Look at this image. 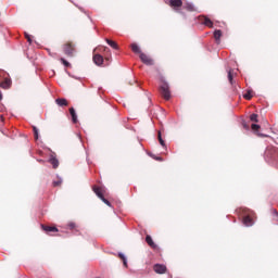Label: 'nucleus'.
<instances>
[{
	"mask_svg": "<svg viewBox=\"0 0 278 278\" xmlns=\"http://www.w3.org/2000/svg\"><path fill=\"white\" fill-rule=\"evenodd\" d=\"M62 49L66 58H75V53H77V48L73 41L65 42Z\"/></svg>",
	"mask_w": 278,
	"mask_h": 278,
	"instance_id": "1",
	"label": "nucleus"
},
{
	"mask_svg": "<svg viewBox=\"0 0 278 278\" xmlns=\"http://www.w3.org/2000/svg\"><path fill=\"white\" fill-rule=\"evenodd\" d=\"M67 227L68 229H76L77 225L75 223H70Z\"/></svg>",
	"mask_w": 278,
	"mask_h": 278,
	"instance_id": "30",
	"label": "nucleus"
},
{
	"mask_svg": "<svg viewBox=\"0 0 278 278\" xmlns=\"http://www.w3.org/2000/svg\"><path fill=\"white\" fill-rule=\"evenodd\" d=\"M110 51V48L102 47V48H96L93 50V62L96 66H103V62H105V59H103V55L99 54V51Z\"/></svg>",
	"mask_w": 278,
	"mask_h": 278,
	"instance_id": "2",
	"label": "nucleus"
},
{
	"mask_svg": "<svg viewBox=\"0 0 278 278\" xmlns=\"http://www.w3.org/2000/svg\"><path fill=\"white\" fill-rule=\"evenodd\" d=\"M104 60L108 62V63L105 64V66H109V65H110L111 56H105Z\"/></svg>",
	"mask_w": 278,
	"mask_h": 278,
	"instance_id": "32",
	"label": "nucleus"
},
{
	"mask_svg": "<svg viewBox=\"0 0 278 278\" xmlns=\"http://www.w3.org/2000/svg\"><path fill=\"white\" fill-rule=\"evenodd\" d=\"M70 114H71V116H72L73 123H74V124L77 123V113L75 112V109H74V108H71V109H70Z\"/></svg>",
	"mask_w": 278,
	"mask_h": 278,
	"instance_id": "17",
	"label": "nucleus"
},
{
	"mask_svg": "<svg viewBox=\"0 0 278 278\" xmlns=\"http://www.w3.org/2000/svg\"><path fill=\"white\" fill-rule=\"evenodd\" d=\"M3 100V93H1V91H0V101H2Z\"/></svg>",
	"mask_w": 278,
	"mask_h": 278,
	"instance_id": "34",
	"label": "nucleus"
},
{
	"mask_svg": "<svg viewBox=\"0 0 278 278\" xmlns=\"http://www.w3.org/2000/svg\"><path fill=\"white\" fill-rule=\"evenodd\" d=\"M92 190H93L94 194H97V197L99 199H103L104 198L103 197V192H105V190H103V188L98 187V186H93Z\"/></svg>",
	"mask_w": 278,
	"mask_h": 278,
	"instance_id": "10",
	"label": "nucleus"
},
{
	"mask_svg": "<svg viewBox=\"0 0 278 278\" xmlns=\"http://www.w3.org/2000/svg\"><path fill=\"white\" fill-rule=\"evenodd\" d=\"M185 10H187L188 12H194V5H192L191 3H187L185 4Z\"/></svg>",
	"mask_w": 278,
	"mask_h": 278,
	"instance_id": "20",
	"label": "nucleus"
},
{
	"mask_svg": "<svg viewBox=\"0 0 278 278\" xmlns=\"http://www.w3.org/2000/svg\"><path fill=\"white\" fill-rule=\"evenodd\" d=\"M49 54H50V55H53L50 51H49Z\"/></svg>",
	"mask_w": 278,
	"mask_h": 278,
	"instance_id": "37",
	"label": "nucleus"
},
{
	"mask_svg": "<svg viewBox=\"0 0 278 278\" xmlns=\"http://www.w3.org/2000/svg\"><path fill=\"white\" fill-rule=\"evenodd\" d=\"M0 88H2L3 90H10V88H12V79L4 78V81L0 83Z\"/></svg>",
	"mask_w": 278,
	"mask_h": 278,
	"instance_id": "8",
	"label": "nucleus"
},
{
	"mask_svg": "<svg viewBox=\"0 0 278 278\" xmlns=\"http://www.w3.org/2000/svg\"><path fill=\"white\" fill-rule=\"evenodd\" d=\"M56 105H59L60 108H67L68 105V100H66L65 98H58L55 100Z\"/></svg>",
	"mask_w": 278,
	"mask_h": 278,
	"instance_id": "11",
	"label": "nucleus"
},
{
	"mask_svg": "<svg viewBox=\"0 0 278 278\" xmlns=\"http://www.w3.org/2000/svg\"><path fill=\"white\" fill-rule=\"evenodd\" d=\"M118 257H119V260L123 261L124 266H127V258L125 257V254L119 253V254H118Z\"/></svg>",
	"mask_w": 278,
	"mask_h": 278,
	"instance_id": "25",
	"label": "nucleus"
},
{
	"mask_svg": "<svg viewBox=\"0 0 278 278\" xmlns=\"http://www.w3.org/2000/svg\"><path fill=\"white\" fill-rule=\"evenodd\" d=\"M130 49H131L132 53H139V55H140V53H142V51L140 50V47H138V43H131Z\"/></svg>",
	"mask_w": 278,
	"mask_h": 278,
	"instance_id": "15",
	"label": "nucleus"
},
{
	"mask_svg": "<svg viewBox=\"0 0 278 278\" xmlns=\"http://www.w3.org/2000/svg\"><path fill=\"white\" fill-rule=\"evenodd\" d=\"M41 229L47 233H58L60 231L55 226L41 225Z\"/></svg>",
	"mask_w": 278,
	"mask_h": 278,
	"instance_id": "7",
	"label": "nucleus"
},
{
	"mask_svg": "<svg viewBox=\"0 0 278 278\" xmlns=\"http://www.w3.org/2000/svg\"><path fill=\"white\" fill-rule=\"evenodd\" d=\"M0 121L3 123V115H0Z\"/></svg>",
	"mask_w": 278,
	"mask_h": 278,
	"instance_id": "35",
	"label": "nucleus"
},
{
	"mask_svg": "<svg viewBox=\"0 0 278 278\" xmlns=\"http://www.w3.org/2000/svg\"><path fill=\"white\" fill-rule=\"evenodd\" d=\"M60 62L63 63V65L65 66V68H71V64L68 63V61H66V59L61 58V59H60Z\"/></svg>",
	"mask_w": 278,
	"mask_h": 278,
	"instance_id": "22",
	"label": "nucleus"
},
{
	"mask_svg": "<svg viewBox=\"0 0 278 278\" xmlns=\"http://www.w3.org/2000/svg\"><path fill=\"white\" fill-rule=\"evenodd\" d=\"M49 163L52 165L53 168H58V166H60V161H58V159L55 157H51L49 160Z\"/></svg>",
	"mask_w": 278,
	"mask_h": 278,
	"instance_id": "18",
	"label": "nucleus"
},
{
	"mask_svg": "<svg viewBox=\"0 0 278 278\" xmlns=\"http://www.w3.org/2000/svg\"><path fill=\"white\" fill-rule=\"evenodd\" d=\"M274 214H276V216H278V213H277V211H275V210H274Z\"/></svg>",
	"mask_w": 278,
	"mask_h": 278,
	"instance_id": "36",
	"label": "nucleus"
},
{
	"mask_svg": "<svg viewBox=\"0 0 278 278\" xmlns=\"http://www.w3.org/2000/svg\"><path fill=\"white\" fill-rule=\"evenodd\" d=\"M198 18H199V22L201 23V25H205V27H210V29H212L214 27V22H212V20H210V17H207L205 15H200Z\"/></svg>",
	"mask_w": 278,
	"mask_h": 278,
	"instance_id": "4",
	"label": "nucleus"
},
{
	"mask_svg": "<svg viewBox=\"0 0 278 278\" xmlns=\"http://www.w3.org/2000/svg\"><path fill=\"white\" fill-rule=\"evenodd\" d=\"M258 115L253 113L251 116H250V121H252V123H258Z\"/></svg>",
	"mask_w": 278,
	"mask_h": 278,
	"instance_id": "24",
	"label": "nucleus"
},
{
	"mask_svg": "<svg viewBox=\"0 0 278 278\" xmlns=\"http://www.w3.org/2000/svg\"><path fill=\"white\" fill-rule=\"evenodd\" d=\"M34 137L35 140H38V128L36 126H33Z\"/></svg>",
	"mask_w": 278,
	"mask_h": 278,
	"instance_id": "27",
	"label": "nucleus"
},
{
	"mask_svg": "<svg viewBox=\"0 0 278 278\" xmlns=\"http://www.w3.org/2000/svg\"><path fill=\"white\" fill-rule=\"evenodd\" d=\"M170 8H174V10L177 11L178 8H181L184 5V1L181 0H169Z\"/></svg>",
	"mask_w": 278,
	"mask_h": 278,
	"instance_id": "9",
	"label": "nucleus"
},
{
	"mask_svg": "<svg viewBox=\"0 0 278 278\" xmlns=\"http://www.w3.org/2000/svg\"><path fill=\"white\" fill-rule=\"evenodd\" d=\"M228 81L233 86V73L231 70L228 72Z\"/></svg>",
	"mask_w": 278,
	"mask_h": 278,
	"instance_id": "23",
	"label": "nucleus"
},
{
	"mask_svg": "<svg viewBox=\"0 0 278 278\" xmlns=\"http://www.w3.org/2000/svg\"><path fill=\"white\" fill-rule=\"evenodd\" d=\"M105 42L111 46L112 49H115L116 51H118V43H116V41L112 40V39H105Z\"/></svg>",
	"mask_w": 278,
	"mask_h": 278,
	"instance_id": "14",
	"label": "nucleus"
},
{
	"mask_svg": "<svg viewBox=\"0 0 278 278\" xmlns=\"http://www.w3.org/2000/svg\"><path fill=\"white\" fill-rule=\"evenodd\" d=\"M139 58H140L141 62L143 64H146L147 66H153V64H155V62L151 59V56H149L142 52L140 53Z\"/></svg>",
	"mask_w": 278,
	"mask_h": 278,
	"instance_id": "5",
	"label": "nucleus"
},
{
	"mask_svg": "<svg viewBox=\"0 0 278 278\" xmlns=\"http://www.w3.org/2000/svg\"><path fill=\"white\" fill-rule=\"evenodd\" d=\"M53 186H54V188H58V186H62V179L54 180Z\"/></svg>",
	"mask_w": 278,
	"mask_h": 278,
	"instance_id": "28",
	"label": "nucleus"
},
{
	"mask_svg": "<svg viewBox=\"0 0 278 278\" xmlns=\"http://www.w3.org/2000/svg\"><path fill=\"white\" fill-rule=\"evenodd\" d=\"M154 160H156L157 162H163L161 156H156V157H154Z\"/></svg>",
	"mask_w": 278,
	"mask_h": 278,
	"instance_id": "33",
	"label": "nucleus"
},
{
	"mask_svg": "<svg viewBox=\"0 0 278 278\" xmlns=\"http://www.w3.org/2000/svg\"><path fill=\"white\" fill-rule=\"evenodd\" d=\"M146 242H147V244H149V247H151V249H156V247H157L155 244V242H153V238H151L150 235H147Z\"/></svg>",
	"mask_w": 278,
	"mask_h": 278,
	"instance_id": "13",
	"label": "nucleus"
},
{
	"mask_svg": "<svg viewBox=\"0 0 278 278\" xmlns=\"http://www.w3.org/2000/svg\"><path fill=\"white\" fill-rule=\"evenodd\" d=\"M223 37V31L220 29H217L214 31V38L216 42H220V38Z\"/></svg>",
	"mask_w": 278,
	"mask_h": 278,
	"instance_id": "16",
	"label": "nucleus"
},
{
	"mask_svg": "<svg viewBox=\"0 0 278 278\" xmlns=\"http://www.w3.org/2000/svg\"><path fill=\"white\" fill-rule=\"evenodd\" d=\"M26 40H28L29 43H31V37L28 34H25Z\"/></svg>",
	"mask_w": 278,
	"mask_h": 278,
	"instance_id": "31",
	"label": "nucleus"
},
{
	"mask_svg": "<svg viewBox=\"0 0 278 278\" xmlns=\"http://www.w3.org/2000/svg\"><path fill=\"white\" fill-rule=\"evenodd\" d=\"M157 140H159L161 147H166V142H164V139H162V131L157 132Z\"/></svg>",
	"mask_w": 278,
	"mask_h": 278,
	"instance_id": "19",
	"label": "nucleus"
},
{
	"mask_svg": "<svg viewBox=\"0 0 278 278\" xmlns=\"http://www.w3.org/2000/svg\"><path fill=\"white\" fill-rule=\"evenodd\" d=\"M101 201H103V202L105 203V205H108L109 207H112V203H110V202L108 201V199H105V197L102 198Z\"/></svg>",
	"mask_w": 278,
	"mask_h": 278,
	"instance_id": "29",
	"label": "nucleus"
},
{
	"mask_svg": "<svg viewBox=\"0 0 278 278\" xmlns=\"http://www.w3.org/2000/svg\"><path fill=\"white\" fill-rule=\"evenodd\" d=\"M243 225H245V227H253V218L249 215L244 216Z\"/></svg>",
	"mask_w": 278,
	"mask_h": 278,
	"instance_id": "12",
	"label": "nucleus"
},
{
	"mask_svg": "<svg viewBox=\"0 0 278 278\" xmlns=\"http://www.w3.org/2000/svg\"><path fill=\"white\" fill-rule=\"evenodd\" d=\"M160 92L165 101L170 100V87L168 86V83H162L160 86Z\"/></svg>",
	"mask_w": 278,
	"mask_h": 278,
	"instance_id": "3",
	"label": "nucleus"
},
{
	"mask_svg": "<svg viewBox=\"0 0 278 278\" xmlns=\"http://www.w3.org/2000/svg\"><path fill=\"white\" fill-rule=\"evenodd\" d=\"M243 99H245L247 101H251L253 99V94L251 93V91H247V93L243 94Z\"/></svg>",
	"mask_w": 278,
	"mask_h": 278,
	"instance_id": "21",
	"label": "nucleus"
},
{
	"mask_svg": "<svg viewBox=\"0 0 278 278\" xmlns=\"http://www.w3.org/2000/svg\"><path fill=\"white\" fill-rule=\"evenodd\" d=\"M153 270H154V273H156V275H165V273H166V270H168V268L164 264H155L153 266Z\"/></svg>",
	"mask_w": 278,
	"mask_h": 278,
	"instance_id": "6",
	"label": "nucleus"
},
{
	"mask_svg": "<svg viewBox=\"0 0 278 278\" xmlns=\"http://www.w3.org/2000/svg\"><path fill=\"white\" fill-rule=\"evenodd\" d=\"M260 128H261V126L257 125V124H252V125H251L252 131H260Z\"/></svg>",
	"mask_w": 278,
	"mask_h": 278,
	"instance_id": "26",
	"label": "nucleus"
}]
</instances>
